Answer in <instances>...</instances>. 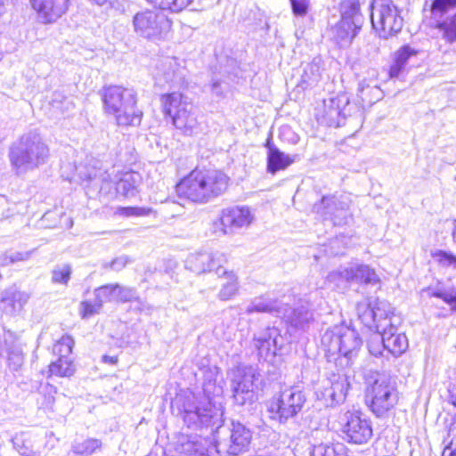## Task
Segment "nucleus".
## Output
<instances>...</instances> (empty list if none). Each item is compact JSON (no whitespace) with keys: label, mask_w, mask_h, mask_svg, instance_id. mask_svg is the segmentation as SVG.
Returning a JSON list of instances; mask_svg holds the SVG:
<instances>
[{"label":"nucleus","mask_w":456,"mask_h":456,"mask_svg":"<svg viewBox=\"0 0 456 456\" xmlns=\"http://www.w3.org/2000/svg\"><path fill=\"white\" fill-rule=\"evenodd\" d=\"M223 411L214 405L207 396L188 398L183 404V418L188 427L205 426L216 429L212 448L219 455L238 456L248 451L252 440L251 430L240 422L229 426L221 424Z\"/></svg>","instance_id":"f257e3e1"},{"label":"nucleus","mask_w":456,"mask_h":456,"mask_svg":"<svg viewBox=\"0 0 456 456\" xmlns=\"http://www.w3.org/2000/svg\"><path fill=\"white\" fill-rule=\"evenodd\" d=\"M228 176L216 169H194L176 185L180 198L205 204L222 195L228 187Z\"/></svg>","instance_id":"f03ea898"},{"label":"nucleus","mask_w":456,"mask_h":456,"mask_svg":"<svg viewBox=\"0 0 456 456\" xmlns=\"http://www.w3.org/2000/svg\"><path fill=\"white\" fill-rule=\"evenodd\" d=\"M103 108L115 117L120 126H137L141 124L142 111L136 107V93L133 88L107 86L101 90Z\"/></svg>","instance_id":"7ed1b4c3"},{"label":"nucleus","mask_w":456,"mask_h":456,"mask_svg":"<svg viewBox=\"0 0 456 456\" xmlns=\"http://www.w3.org/2000/svg\"><path fill=\"white\" fill-rule=\"evenodd\" d=\"M322 346L329 361H339L348 366L362 346L358 332L346 325H336L328 329L322 337Z\"/></svg>","instance_id":"20e7f679"},{"label":"nucleus","mask_w":456,"mask_h":456,"mask_svg":"<svg viewBox=\"0 0 456 456\" xmlns=\"http://www.w3.org/2000/svg\"><path fill=\"white\" fill-rule=\"evenodd\" d=\"M49 155V149L42 137L36 132H30L12 145L9 159L16 174L21 175L45 164Z\"/></svg>","instance_id":"39448f33"},{"label":"nucleus","mask_w":456,"mask_h":456,"mask_svg":"<svg viewBox=\"0 0 456 456\" xmlns=\"http://www.w3.org/2000/svg\"><path fill=\"white\" fill-rule=\"evenodd\" d=\"M163 109L172 118L174 126L183 135L196 136L203 133L204 124L196 107L180 93L162 96Z\"/></svg>","instance_id":"423d86ee"},{"label":"nucleus","mask_w":456,"mask_h":456,"mask_svg":"<svg viewBox=\"0 0 456 456\" xmlns=\"http://www.w3.org/2000/svg\"><path fill=\"white\" fill-rule=\"evenodd\" d=\"M399 400L395 383L385 373H377L365 390V403L378 418L386 417Z\"/></svg>","instance_id":"0eeeda50"},{"label":"nucleus","mask_w":456,"mask_h":456,"mask_svg":"<svg viewBox=\"0 0 456 456\" xmlns=\"http://www.w3.org/2000/svg\"><path fill=\"white\" fill-rule=\"evenodd\" d=\"M341 19L330 28L332 39L341 46L351 43L361 28L362 18L358 0H342L340 3Z\"/></svg>","instance_id":"6e6552de"},{"label":"nucleus","mask_w":456,"mask_h":456,"mask_svg":"<svg viewBox=\"0 0 456 456\" xmlns=\"http://www.w3.org/2000/svg\"><path fill=\"white\" fill-rule=\"evenodd\" d=\"M305 401V394L300 389L286 387L269 402L270 418L284 424L302 411Z\"/></svg>","instance_id":"1a4fd4ad"},{"label":"nucleus","mask_w":456,"mask_h":456,"mask_svg":"<svg viewBox=\"0 0 456 456\" xmlns=\"http://www.w3.org/2000/svg\"><path fill=\"white\" fill-rule=\"evenodd\" d=\"M370 20L380 37L387 38L401 31L403 20L391 0H374Z\"/></svg>","instance_id":"9d476101"},{"label":"nucleus","mask_w":456,"mask_h":456,"mask_svg":"<svg viewBox=\"0 0 456 456\" xmlns=\"http://www.w3.org/2000/svg\"><path fill=\"white\" fill-rule=\"evenodd\" d=\"M171 20L167 16L157 10L146 9L138 12L133 18L134 33L149 40H158L165 37L170 31Z\"/></svg>","instance_id":"9b49d317"},{"label":"nucleus","mask_w":456,"mask_h":456,"mask_svg":"<svg viewBox=\"0 0 456 456\" xmlns=\"http://www.w3.org/2000/svg\"><path fill=\"white\" fill-rule=\"evenodd\" d=\"M350 387L348 376L346 373L332 374L317 388V399L326 407H333L345 401Z\"/></svg>","instance_id":"f8f14e48"},{"label":"nucleus","mask_w":456,"mask_h":456,"mask_svg":"<svg viewBox=\"0 0 456 456\" xmlns=\"http://www.w3.org/2000/svg\"><path fill=\"white\" fill-rule=\"evenodd\" d=\"M343 433L349 443L362 444L367 443L372 436V427L370 420L362 412L346 411L344 414Z\"/></svg>","instance_id":"ddd939ff"},{"label":"nucleus","mask_w":456,"mask_h":456,"mask_svg":"<svg viewBox=\"0 0 456 456\" xmlns=\"http://www.w3.org/2000/svg\"><path fill=\"white\" fill-rule=\"evenodd\" d=\"M226 261V256L222 252L200 251L188 256L185 267L197 274L215 271L221 276L220 272Z\"/></svg>","instance_id":"4468645a"},{"label":"nucleus","mask_w":456,"mask_h":456,"mask_svg":"<svg viewBox=\"0 0 456 456\" xmlns=\"http://www.w3.org/2000/svg\"><path fill=\"white\" fill-rule=\"evenodd\" d=\"M254 219L255 215L248 207L236 206L224 209L220 220L224 232L232 234L239 229L248 227Z\"/></svg>","instance_id":"2eb2a0df"},{"label":"nucleus","mask_w":456,"mask_h":456,"mask_svg":"<svg viewBox=\"0 0 456 456\" xmlns=\"http://www.w3.org/2000/svg\"><path fill=\"white\" fill-rule=\"evenodd\" d=\"M212 444L213 437L182 435L178 437L175 450L181 456H211L215 452Z\"/></svg>","instance_id":"dca6fc26"},{"label":"nucleus","mask_w":456,"mask_h":456,"mask_svg":"<svg viewBox=\"0 0 456 456\" xmlns=\"http://www.w3.org/2000/svg\"><path fill=\"white\" fill-rule=\"evenodd\" d=\"M281 344L282 338L275 327H268L254 337V346L257 349L259 356L265 360L275 356Z\"/></svg>","instance_id":"f3484780"},{"label":"nucleus","mask_w":456,"mask_h":456,"mask_svg":"<svg viewBox=\"0 0 456 456\" xmlns=\"http://www.w3.org/2000/svg\"><path fill=\"white\" fill-rule=\"evenodd\" d=\"M347 103V100L344 101L340 97H331L323 100L322 109L317 114L318 120L329 126H341L345 120L342 105L345 106Z\"/></svg>","instance_id":"a211bd4d"},{"label":"nucleus","mask_w":456,"mask_h":456,"mask_svg":"<svg viewBox=\"0 0 456 456\" xmlns=\"http://www.w3.org/2000/svg\"><path fill=\"white\" fill-rule=\"evenodd\" d=\"M383 348L394 356H399L408 348V339L404 333L397 332L396 326L389 323L388 328H384L380 332Z\"/></svg>","instance_id":"6ab92c4d"},{"label":"nucleus","mask_w":456,"mask_h":456,"mask_svg":"<svg viewBox=\"0 0 456 456\" xmlns=\"http://www.w3.org/2000/svg\"><path fill=\"white\" fill-rule=\"evenodd\" d=\"M29 295L16 287H10L1 293L0 309L6 314H14L22 310L28 301Z\"/></svg>","instance_id":"aec40b11"},{"label":"nucleus","mask_w":456,"mask_h":456,"mask_svg":"<svg viewBox=\"0 0 456 456\" xmlns=\"http://www.w3.org/2000/svg\"><path fill=\"white\" fill-rule=\"evenodd\" d=\"M74 344V339L68 335L59 339V376L69 377L75 372V365L69 356Z\"/></svg>","instance_id":"412c9836"},{"label":"nucleus","mask_w":456,"mask_h":456,"mask_svg":"<svg viewBox=\"0 0 456 456\" xmlns=\"http://www.w3.org/2000/svg\"><path fill=\"white\" fill-rule=\"evenodd\" d=\"M282 303L277 299L260 296L254 297L248 305L245 312L248 314L254 313H268L280 316L282 313Z\"/></svg>","instance_id":"4be33fe9"},{"label":"nucleus","mask_w":456,"mask_h":456,"mask_svg":"<svg viewBox=\"0 0 456 456\" xmlns=\"http://www.w3.org/2000/svg\"><path fill=\"white\" fill-rule=\"evenodd\" d=\"M373 307L374 329L379 333L384 328H388L392 322L393 307L387 301L379 299H373Z\"/></svg>","instance_id":"5701e85b"},{"label":"nucleus","mask_w":456,"mask_h":456,"mask_svg":"<svg viewBox=\"0 0 456 456\" xmlns=\"http://www.w3.org/2000/svg\"><path fill=\"white\" fill-rule=\"evenodd\" d=\"M279 317L284 318L296 328H302L312 318L313 314L304 306L290 309L287 305H282V313Z\"/></svg>","instance_id":"b1692460"},{"label":"nucleus","mask_w":456,"mask_h":456,"mask_svg":"<svg viewBox=\"0 0 456 456\" xmlns=\"http://www.w3.org/2000/svg\"><path fill=\"white\" fill-rule=\"evenodd\" d=\"M220 278L224 279V281L222 283V287L217 294V297L220 300L227 301L236 296L239 290L238 278L233 272H227L223 270L220 272Z\"/></svg>","instance_id":"393cba45"},{"label":"nucleus","mask_w":456,"mask_h":456,"mask_svg":"<svg viewBox=\"0 0 456 456\" xmlns=\"http://www.w3.org/2000/svg\"><path fill=\"white\" fill-rule=\"evenodd\" d=\"M31 6L43 23H53L57 19L55 0H30Z\"/></svg>","instance_id":"a878e982"},{"label":"nucleus","mask_w":456,"mask_h":456,"mask_svg":"<svg viewBox=\"0 0 456 456\" xmlns=\"http://www.w3.org/2000/svg\"><path fill=\"white\" fill-rule=\"evenodd\" d=\"M294 162L289 155L281 151L275 147H270L267 156V170L272 174H275L279 170L287 168Z\"/></svg>","instance_id":"bb28decb"},{"label":"nucleus","mask_w":456,"mask_h":456,"mask_svg":"<svg viewBox=\"0 0 456 456\" xmlns=\"http://www.w3.org/2000/svg\"><path fill=\"white\" fill-rule=\"evenodd\" d=\"M140 180L139 174L134 172L126 173L117 183L116 191L126 198L134 197L137 193Z\"/></svg>","instance_id":"cd10ccee"},{"label":"nucleus","mask_w":456,"mask_h":456,"mask_svg":"<svg viewBox=\"0 0 456 456\" xmlns=\"http://www.w3.org/2000/svg\"><path fill=\"white\" fill-rule=\"evenodd\" d=\"M349 199L346 196H324L319 204H315L314 211L321 214L324 219L330 217L331 214L336 212L341 204V201H347Z\"/></svg>","instance_id":"c85d7f7f"},{"label":"nucleus","mask_w":456,"mask_h":456,"mask_svg":"<svg viewBox=\"0 0 456 456\" xmlns=\"http://www.w3.org/2000/svg\"><path fill=\"white\" fill-rule=\"evenodd\" d=\"M239 379H240L239 377ZM232 390L234 401L237 404L244 405L255 399L254 387L242 384L240 379H232Z\"/></svg>","instance_id":"c756f323"},{"label":"nucleus","mask_w":456,"mask_h":456,"mask_svg":"<svg viewBox=\"0 0 456 456\" xmlns=\"http://www.w3.org/2000/svg\"><path fill=\"white\" fill-rule=\"evenodd\" d=\"M311 456H347V449L342 443H320L313 446Z\"/></svg>","instance_id":"7c9ffc66"},{"label":"nucleus","mask_w":456,"mask_h":456,"mask_svg":"<svg viewBox=\"0 0 456 456\" xmlns=\"http://www.w3.org/2000/svg\"><path fill=\"white\" fill-rule=\"evenodd\" d=\"M353 280L355 282L377 285L379 283V278L375 270L366 265L352 266Z\"/></svg>","instance_id":"2f4dec72"},{"label":"nucleus","mask_w":456,"mask_h":456,"mask_svg":"<svg viewBox=\"0 0 456 456\" xmlns=\"http://www.w3.org/2000/svg\"><path fill=\"white\" fill-rule=\"evenodd\" d=\"M373 299L366 298L356 305L359 320L368 328L374 329Z\"/></svg>","instance_id":"473e14b6"},{"label":"nucleus","mask_w":456,"mask_h":456,"mask_svg":"<svg viewBox=\"0 0 456 456\" xmlns=\"http://www.w3.org/2000/svg\"><path fill=\"white\" fill-rule=\"evenodd\" d=\"M456 8V0H433L429 8L431 18L436 24L444 19L445 14Z\"/></svg>","instance_id":"72a5a7b5"},{"label":"nucleus","mask_w":456,"mask_h":456,"mask_svg":"<svg viewBox=\"0 0 456 456\" xmlns=\"http://www.w3.org/2000/svg\"><path fill=\"white\" fill-rule=\"evenodd\" d=\"M101 447V440L95 438H88L83 441H75L72 445V451L74 453L78 455L89 456Z\"/></svg>","instance_id":"f704fd0d"},{"label":"nucleus","mask_w":456,"mask_h":456,"mask_svg":"<svg viewBox=\"0 0 456 456\" xmlns=\"http://www.w3.org/2000/svg\"><path fill=\"white\" fill-rule=\"evenodd\" d=\"M327 281L334 284L338 288L350 281H354L352 266L340 267L336 271L330 272L327 276Z\"/></svg>","instance_id":"c9c22d12"},{"label":"nucleus","mask_w":456,"mask_h":456,"mask_svg":"<svg viewBox=\"0 0 456 456\" xmlns=\"http://www.w3.org/2000/svg\"><path fill=\"white\" fill-rule=\"evenodd\" d=\"M258 373L252 366H239L232 371V379H239L240 382L249 387H255V381L257 379Z\"/></svg>","instance_id":"e433bc0d"},{"label":"nucleus","mask_w":456,"mask_h":456,"mask_svg":"<svg viewBox=\"0 0 456 456\" xmlns=\"http://www.w3.org/2000/svg\"><path fill=\"white\" fill-rule=\"evenodd\" d=\"M436 28L441 30L446 41L453 43L456 41V12L443 19L436 24Z\"/></svg>","instance_id":"4c0bfd02"},{"label":"nucleus","mask_w":456,"mask_h":456,"mask_svg":"<svg viewBox=\"0 0 456 456\" xmlns=\"http://www.w3.org/2000/svg\"><path fill=\"white\" fill-rule=\"evenodd\" d=\"M161 10L179 12L188 7L193 0H146Z\"/></svg>","instance_id":"58836bf2"},{"label":"nucleus","mask_w":456,"mask_h":456,"mask_svg":"<svg viewBox=\"0 0 456 456\" xmlns=\"http://www.w3.org/2000/svg\"><path fill=\"white\" fill-rule=\"evenodd\" d=\"M153 208L149 207H118L115 214L125 217H142L154 214Z\"/></svg>","instance_id":"ea45409f"},{"label":"nucleus","mask_w":456,"mask_h":456,"mask_svg":"<svg viewBox=\"0 0 456 456\" xmlns=\"http://www.w3.org/2000/svg\"><path fill=\"white\" fill-rule=\"evenodd\" d=\"M118 284H108L97 288L94 290V297L102 303L107 301H118Z\"/></svg>","instance_id":"a19ab883"},{"label":"nucleus","mask_w":456,"mask_h":456,"mask_svg":"<svg viewBox=\"0 0 456 456\" xmlns=\"http://www.w3.org/2000/svg\"><path fill=\"white\" fill-rule=\"evenodd\" d=\"M349 200L341 201L339 208L334 214H331L328 219L331 220L335 225L346 224L352 219V215L349 213Z\"/></svg>","instance_id":"79ce46f5"},{"label":"nucleus","mask_w":456,"mask_h":456,"mask_svg":"<svg viewBox=\"0 0 456 456\" xmlns=\"http://www.w3.org/2000/svg\"><path fill=\"white\" fill-rule=\"evenodd\" d=\"M12 442L13 444L14 448L20 452V454L24 455L26 452L23 450H29L30 452L33 451V444L31 443V436L28 433L21 432L16 434Z\"/></svg>","instance_id":"37998d69"},{"label":"nucleus","mask_w":456,"mask_h":456,"mask_svg":"<svg viewBox=\"0 0 456 456\" xmlns=\"http://www.w3.org/2000/svg\"><path fill=\"white\" fill-rule=\"evenodd\" d=\"M6 351L8 353L7 361L9 368L13 371L18 370L23 364L22 352L18 347L11 346H8Z\"/></svg>","instance_id":"c03bdc74"},{"label":"nucleus","mask_w":456,"mask_h":456,"mask_svg":"<svg viewBox=\"0 0 456 456\" xmlns=\"http://www.w3.org/2000/svg\"><path fill=\"white\" fill-rule=\"evenodd\" d=\"M102 302L94 297V301L86 300L80 304V313L83 318H89L92 315L99 313Z\"/></svg>","instance_id":"a18cd8bd"},{"label":"nucleus","mask_w":456,"mask_h":456,"mask_svg":"<svg viewBox=\"0 0 456 456\" xmlns=\"http://www.w3.org/2000/svg\"><path fill=\"white\" fill-rule=\"evenodd\" d=\"M433 257L444 267L452 266L456 268V256L452 253L437 250L433 254Z\"/></svg>","instance_id":"49530a36"},{"label":"nucleus","mask_w":456,"mask_h":456,"mask_svg":"<svg viewBox=\"0 0 456 456\" xmlns=\"http://www.w3.org/2000/svg\"><path fill=\"white\" fill-rule=\"evenodd\" d=\"M118 301L129 302L133 300H139L136 289L131 287H124L118 285Z\"/></svg>","instance_id":"de8ad7c7"},{"label":"nucleus","mask_w":456,"mask_h":456,"mask_svg":"<svg viewBox=\"0 0 456 456\" xmlns=\"http://www.w3.org/2000/svg\"><path fill=\"white\" fill-rule=\"evenodd\" d=\"M129 262H130V259L128 256H121L116 257L110 263L104 264L103 267L110 268L116 272H119L122 269H124Z\"/></svg>","instance_id":"09e8293b"},{"label":"nucleus","mask_w":456,"mask_h":456,"mask_svg":"<svg viewBox=\"0 0 456 456\" xmlns=\"http://www.w3.org/2000/svg\"><path fill=\"white\" fill-rule=\"evenodd\" d=\"M293 13L297 16H304L306 14L309 0H290Z\"/></svg>","instance_id":"8fccbe9b"},{"label":"nucleus","mask_w":456,"mask_h":456,"mask_svg":"<svg viewBox=\"0 0 456 456\" xmlns=\"http://www.w3.org/2000/svg\"><path fill=\"white\" fill-rule=\"evenodd\" d=\"M416 52L411 49L410 46H403L395 54V61L402 64L403 66H405L408 59L415 55Z\"/></svg>","instance_id":"3c124183"},{"label":"nucleus","mask_w":456,"mask_h":456,"mask_svg":"<svg viewBox=\"0 0 456 456\" xmlns=\"http://www.w3.org/2000/svg\"><path fill=\"white\" fill-rule=\"evenodd\" d=\"M383 349L381 335L379 333L376 338L370 339L369 343V351L372 355L379 356L381 355Z\"/></svg>","instance_id":"603ef678"},{"label":"nucleus","mask_w":456,"mask_h":456,"mask_svg":"<svg viewBox=\"0 0 456 456\" xmlns=\"http://www.w3.org/2000/svg\"><path fill=\"white\" fill-rule=\"evenodd\" d=\"M71 267L69 265H64L61 271H59V284L67 285L70 280Z\"/></svg>","instance_id":"864d4df0"},{"label":"nucleus","mask_w":456,"mask_h":456,"mask_svg":"<svg viewBox=\"0 0 456 456\" xmlns=\"http://www.w3.org/2000/svg\"><path fill=\"white\" fill-rule=\"evenodd\" d=\"M435 297L442 298L444 302L456 306V292H436Z\"/></svg>","instance_id":"5fc2aeb1"},{"label":"nucleus","mask_w":456,"mask_h":456,"mask_svg":"<svg viewBox=\"0 0 456 456\" xmlns=\"http://www.w3.org/2000/svg\"><path fill=\"white\" fill-rule=\"evenodd\" d=\"M215 383H216L215 380L212 382L211 379H208L207 377L205 378V380L203 383V390H204L205 394L209 395V394L216 393Z\"/></svg>","instance_id":"6e6d98bb"},{"label":"nucleus","mask_w":456,"mask_h":456,"mask_svg":"<svg viewBox=\"0 0 456 456\" xmlns=\"http://www.w3.org/2000/svg\"><path fill=\"white\" fill-rule=\"evenodd\" d=\"M29 253L28 252H16L10 256V261L12 263L18 262V261H24L28 259Z\"/></svg>","instance_id":"4d7b16f0"},{"label":"nucleus","mask_w":456,"mask_h":456,"mask_svg":"<svg viewBox=\"0 0 456 456\" xmlns=\"http://www.w3.org/2000/svg\"><path fill=\"white\" fill-rule=\"evenodd\" d=\"M404 66L395 61V63L390 67L389 76L390 77H397Z\"/></svg>","instance_id":"13d9d810"},{"label":"nucleus","mask_w":456,"mask_h":456,"mask_svg":"<svg viewBox=\"0 0 456 456\" xmlns=\"http://www.w3.org/2000/svg\"><path fill=\"white\" fill-rule=\"evenodd\" d=\"M79 176L83 179V180H94L96 178L97 176V170L95 169H93L92 171H90L88 174H84L83 171L81 169H79Z\"/></svg>","instance_id":"bf43d9fd"},{"label":"nucleus","mask_w":456,"mask_h":456,"mask_svg":"<svg viewBox=\"0 0 456 456\" xmlns=\"http://www.w3.org/2000/svg\"><path fill=\"white\" fill-rule=\"evenodd\" d=\"M211 91L216 96H221L223 94L221 83L219 81H213L211 84Z\"/></svg>","instance_id":"052dcab7"},{"label":"nucleus","mask_w":456,"mask_h":456,"mask_svg":"<svg viewBox=\"0 0 456 456\" xmlns=\"http://www.w3.org/2000/svg\"><path fill=\"white\" fill-rule=\"evenodd\" d=\"M69 0H59V16L68 10Z\"/></svg>","instance_id":"680f3d73"},{"label":"nucleus","mask_w":456,"mask_h":456,"mask_svg":"<svg viewBox=\"0 0 456 456\" xmlns=\"http://www.w3.org/2000/svg\"><path fill=\"white\" fill-rule=\"evenodd\" d=\"M102 361L106 363L115 364L118 362V358L116 356L103 355Z\"/></svg>","instance_id":"e2e57ef3"},{"label":"nucleus","mask_w":456,"mask_h":456,"mask_svg":"<svg viewBox=\"0 0 456 456\" xmlns=\"http://www.w3.org/2000/svg\"><path fill=\"white\" fill-rule=\"evenodd\" d=\"M54 216V212H47L45 213L42 217V222L45 223L47 220H49L52 216Z\"/></svg>","instance_id":"0e129e2a"},{"label":"nucleus","mask_w":456,"mask_h":456,"mask_svg":"<svg viewBox=\"0 0 456 456\" xmlns=\"http://www.w3.org/2000/svg\"><path fill=\"white\" fill-rule=\"evenodd\" d=\"M57 368V365L55 362H52L50 365H49V370H48V372L50 373L49 374V378H51L53 376V374L54 373V370Z\"/></svg>","instance_id":"69168bd1"},{"label":"nucleus","mask_w":456,"mask_h":456,"mask_svg":"<svg viewBox=\"0 0 456 456\" xmlns=\"http://www.w3.org/2000/svg\"><path fill=\"white\" fill-rule=\"evenodd\" d=\"M452 237H453L454 242L456 243V220L453 223Z\"/></svg>","instance_id":"338daca9"},{"label":"nucleus","mask_w":456,"mask_h":456,"mask_svg":"<svg viewBox=\"0 0 456 456\" xmlns=\"http://www.w3.org/2000/svg\"><path fill=\"white\" fill-rule=\"evenodd\" d=\"M448 454L449 456H456V450L449 449Z\"/></svg>","instance_id":"774afa93"}]
</instances>
